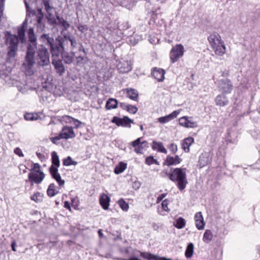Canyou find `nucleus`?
Listing matches in <instances>:
<instances>
[{
	"mask_svg": "<svg viewBox=\"0 0 260 260\" xmlns=\"http://www.w3.org/2000/svg\"><path fill=\"white\" fill-rule=\"evenodd\" d=\"M65 42L67 49L68 47L69 44H70L71 49L72 51H75L77 48L79 49V51L82 50V45L78 44L73 37L65 36Z\"/></svg>",
	"mask_w": 260,
	"mask_h": 260,
	"instance_id": "obj_13",
	"label": "nucleus"
},
{
	"mask_svg": "<svg viewBox=\"0 0 260 260\" xmlns=\"http://www.w3.org/2000/svg\"><path fill=\"white\" fill-rule=\"evenodd\" d=\"M45 10L47 13V18L48 21L52 22L54 20L53 13L54 11V8L50 5V0H43Z\"/></svg>",
	"mask_w": 260,
	"mask_h": 260,
	"instance_id": "obj_14",
	"label": "nucleus"
},
{
	"mask_svg": "<svg viewBox=\"0 0 260 260\" xmlns=\"http://www.w3.org/2000/svg\"><path fill=\"white\" fill-rule=\"evenodd\" d=\"M55 70L56 73L59 75L61 76L63 73L65 72V69L64 66H54Z\"/></svg>",
	"mask_w": 260,
	"mask_h": 260,
	"instance_id": "obj_48",
	"label": "nucleus"
},
{
	"mask_svg": "<svg viewBox=\"0 0 260 260\" xmlns=\"http://www.w3.org/2000/svg\"><path fill=\"white\" fill-rule=\"evenodd\" d=\"M57 19L58 21L59 24L62 26L64 28V29H67L69 27V23L63 18H60L59 16H57Z\"/></svg>",
	"mask_w": 260,
	"mask_h": 260,
	"instance_id": "obj_43",
	"label": "nucleus"
},
{
	"mask_svg": "<svg viewBox=\"0 0 260 260\" xmlns=\"http://www.w3.org/2000/svg\"><path fill=\"white\" fill-rule=\"evenodd\" d=\"M112 122L115 123L118 126L131 127V123H134L133 120L130 119L126 116H123V118H119L114 116L111 120Z\"/></svg>",
	"mask_w": 260,
	"mask_h": 260,
	"instance_id": "obj_10",
	"label": "nucleus"
},
{
	"mask_svg": "<svg viewBox=\"0 0 260 260\" xmlns=\"http://www.w3.org/2000/svg\"><path fill=\"white\" fill-rule=\"evenodd\" d=\"M187 116H183L180 118V125L187 128H195L198 127L197 122L193 121Z\"/></svg>",
	"mask_w": 260,
	"mask_h": 260,
	"instance_id": "obj_16",
	"label": "nucleus"
},
{
	"mask_svg": "<svg viewBox=\"0 0 260 260\" xmlns=\"http://www.w3.org/2000/svg\"><path fill=\"white\" fill-rule=\"evenodd\" d=\"M51 160L52 164L51 166H53L55 167L58 168L60 166V161L58 156L55 151H53L51 153Z\"/></svg>",
	"mask_w": 260,
	"mask_h": 260,
	"instance_id": "obj_35",
	"label": "nucleus"
},
{
	"mask_svg": "<svg viewBox=\"0 0 260 260\" xmlns=\"http://www.w3.org/2000/svg\"><path fill=\"white\" fill-rule=\"evenodd\" d=\"M185 224V220L182 217H180V229L183 228Z\"/></svg>",
	"mask_w": 260,
	"mask_h": 260,
	"instance_id": "obj_60",
	"label": "nucleus"
},
{
	"mask_svg": "<svg viewBox=\"0 0 260 260\" xmlns=\"http://www.w3.org/2000/svg\"><path fill=\"white\" fill-rule=\"evenodd\" d=\"M126 111L130 113L135 114L138 111V108L135 106L128 104Z\"/></svg>",
	"mask_w": 260,
	"mask_h": 260,
	"instance_id": "obj_47",
	"label": "nucleus"
},
{
	"mask_svg": "<svg viewBox=\"0 0 260 260\" xmlns=\"http://www.w3.org/2000/svg\"><path fill=\"white\" fill-rule=\"evenodd\" d=\"M196 226L198 230H203L204 228L205 222L201 212H197L194 216Z\"/></svg>",
	"mask_w": 260,
	"mask_h": 260,
	"instance_id": "obj_20",
	"label": "nucleus"
},
{
	"mask_svg": "<svg viewBox=\"0 0 260 260\" xmlns=\"http://www.w3.org/2000/svg\"><path fill=\"white\" fill-rule=\"evenodd\" d=\"M110 198L105 194H103L100 198V203L103 208L107 210L109 206Z\"/></svg>",
	"mask_w": 260,
	"mask_h": 260,
	"instance_id": "obj_27",
	"label": "nucleus"
},
{
	"mask_svg": "<svg viewBox=\"0 0 260 260\" xmlns=\"http://www.w3.org/2000/svg\"><path fill=\"white\" fill-rule=\"evenodd\" d=\"M119 105V107L121 108H122L123 110H126L128 104H127L125 103H120Z\"/></svg>",
	"mask_w": 260,
	"mask_h": 260,
	"instance_id": "obj_61",
	"label": "nucleus"
},
{
	"mask_svg": "<svg viewBox=\"0 0 260 260\" xmlns=\"http://www.w3.org/2000/svg\"><path fill=\"white\" fill-rule=\"evenodd\" d=\"M78 201H77V199H73L72 200V205L73 207H74L75 209L77 208L79 206V203Z\"/></svg>",
	"mask_w": 260,
	"mask_h": 260,
	"instance_id": "obj_57",
	"label": "nucleus"
},
{
	"mask_svg": "<svg viewBox=\"0 0 260 260\" xmlns=\"http://www.w3.org/2000/svg\"><path fill=\"white\" fill-rule=\"evenodd\" d=\"M168 205V201L167 199L164 200L161 203L162 208L166 211H168L169 210Z\"/></svg>",
	"mask_w": 260,
	"mask_h": 260,
	"instance_id": "obj_50",
	"label": "nucleus"
},
{
	"mask_svg": "<svg viewBox=\"0 0 260 260\" xmlns=\"http://www.w3.org/2000/svg\"><path fill=\"white\" fill-rule=\"evenodd\" d=\"M215 102L217 105L224 106L228 103V100L224 94L218 95L215 99Z\"/></svg>",
	"mask_w": 260,
	"mask_h": 260,
	"instance_id": "obj_29",
	"label": "nucleus"
},
{
	"mask_svg": "<svg viewBox=\"0 0 260 260\" xmlns=\"http://www.w3.org/2000/svg\"><path fill=\"white\" fill-rule=\"evenodd\" d=\"M36 18V23L35 25L36 26L37 31V32H42L45 28V20L42 9L40 8L37 10Z\"/></svg>",
	"mask_w": 260,
	"mask_h": 260,
	"instance_id": "obj_9",
	"label": "nucleus"
},
{
	"mask_svg": "<svg viewBox=\"0 0 260 260\" xmlns=\"http://www.w3.org/2000/svg\"><path fill=\"white\" fill-rule=\"evenodd\" d=\"M194 245L193 243H189L186 248L185 255L186 258H190L193 253Z\"/></svg>",
	"mask_w": 260,
	"mask_h": 260,
	"instance_id": "obj_36",
	"label": "nucleus"
},
{
	"mask_svg": "<svg viewBox=\"0 0 260 260\" xmlns=\"http://www.w3.org/2000/svg\"><path fill=\"white\" fill-rule=\"evenodd\" d=\"M152 148L154 150H156L160 152L166 154L167 153V149L164 147L162 143L160 142L153 141L152 144Z\"/></svg>",
	"mask_w": 260,
	"mask_h": 260,
	"instance_id": "obj_25",
	"label": "nucleus"
},
{
	"mask_svg": "<svg viewBox=\"0 0 260 260\" xmlns=\"http://www.w3.org/2000/svg\"><path fill=\"white\" fill-rule=\"evenodd\" d=\"M40 40L42 42L48 45L49 46L53 43L54 39L50 37L48 34H43L40 38Z\"/></svg>",
	"mask_w": 260,
	"mask_h": 260,
	"instance_id": "obj_31",
	"label": "nucleus"
},
{
	"mask_svg": "<svg viewBox=\"0 0 260 260\" xmlns=\"http://www.w3.org/2000/svg\"><path fill=\"white\" fill-rule=\"evenodd\" d=\"M58 193V191L55 189V185L54 183H51L47 190V195L49 197H53Z\"/></svg>",
	"mask_w": 260,
	"mask_h": 260,
	"instance_id": "obj_34",
	"label": "nucleus"
},
{
	"mask_svg": "<svg viewBox=\"0 0 260 260\" xmlns=\"http://www.w3.org/2000/svg\"><path fill=\"white\" fill-rule=\"evenodd\" d=\"M50 50L52 54L53 65H60L62 64L59 57L62 55L63 51L66 49L65 36H58L55 40L54 39L53 43L50 46Z\"/></svg>",
	"mask_w": 260,
	"mask_h": 260,
	"instance_id": "obj_1",
	"label": "nucleus"
},
{
	"mask_svg": "<svg viewBox=\"0 0 260 260\" xmlns=\"http://www.w3.org/2000/svg\"><path fill=\"white\" fill-rule=\"evenodd\" d=\"M55 180L56 181V182L60 187H62L64 185V181L61 179L60 176H58L57 179H55Z\"/></svg>",
	"mask_w": 260,
	"mask_h": 260,
	"instance_id": "obj_52",
	"label": "nucleus"
},
{
	"mask_svg": "<svg viewBox=\"0 0 260 260\" xmlns=\"http://www.w3.org/2000/svg\"><path fill=\"white\" fill-rule=\"evenodd\" d=\"M45 177L44 173L38 170L37 171H30L28 174V181L32 185L34 183L40 184L43 180Z\"/></svg>",
	"mask_w": 260,
	"mask_h": 260,
	"instance_id": "obj_8",
	"label": "nucleus"
},
{
	"mask_svg": "<svg viewBox=\"0 0 260 260\" xmlns=\"http://www.w3.org/2000/svg\"><path fill=\"white\" fill-rule=\"evenodd\" d=\"M151 74L154 78L159 82L162 81L165 78V71L162 69L156 67L154 68L152 71Z\"/></svg>",
	"mask_w": 260,
	"mask_h": 260,
	"instance_id": "obj_18",
	"label": "nucleus"
},
{
	"mask_svg": "<svg viewBox=\"0 0 260 260\" xmlns=\"http://www.w3.org/2000/svg\"><path fill=\"white\" fill-rule=\"evenodd\" d=\"M37 78L40 80L43 88H47L52 84L53 77L50 74L49 68L45 69L44 68V71L41 72L40 74L38 73Z\"/></svg>",
	"mask_w": 260,
	"mask_h": 260,
	"instance_id": "obj_5",
	"label": "nucleus"
},
{
	"mask_svg": "<svg viewBox=\"0 0 260 260\" xmlns=\"http://www.w3.org/2000/svg\"><path fill=\"white\" fill-rule=\"evenodd\" d=\"M193 141V138L192 137H188L183 140L182 143V148L185 152H189V147Z\"/></svg>",
	"mask_w": 260,
	"mask_h": 260,
	"instance_id": "obj_28",
	"label": "nucleus"
},
{
	"mask_svg": "<svg viewBox=\"0 0 260 260\" xmlns=\"http://www.w3.org/2000/svg\"><path fill=\"white\" fill-rule=\"evenodd\" d=\"M211 161V158L210 156V154L208 152H204L201 154L199 157V165L200 168H202L208 164Z\"/></svg>",
	"mask_w": 260,
	"mask_h": 260,
	"instance_id": "obj_17",
	"label": "nucleus"
},
{
	"mask_svg": "<svg viewBox=\"0 0 260 260\" xmlns=\"http://www.w3.org/2000/svg\"><path fill=\"white\" fill-rule=\"evenodd\" d=\"M73 121H72V122L74 123V125H75L76 127L78 128L79 127L80 125L81 124V122L79 120L75 119V118H73Z\"/></svg>",
	"mask_w": 260,
	"mask_h": 260,
	"instance_id": "obj_59",
	"label": "nucleus"
},
{
	"mask_svg": "<svg viewBox=\"0 0 260 260\" xmlns=\"http://www.w3.org/2000/svg\"><path fill=\"white\" fill-rule=\"evenodd\" d=\"M126 168V164L123 162H120L117 165L114 169V172L116 174H119L122 173Z\"/></svg>",
	"mask_w": 260,
	"mask_h": 260,
	"instance_id": "obj_37",
	"label": "nucleus"
},
{
	"mask_svg": "<svg viewBox=\"0 0 260 260\" xmlns=\"http://www.w3.org/2000/svg\"><path fill=\"white\" fill-rule=\"evenodd\" d=\"M145 162L148 165H150L153 164L158 165L157 161L155 159L153 156H148L146 158Z\"/></svg>",
	"mask_w": 260,
	"mask_h": 260,
	"instance_id": "obj_45",
	"label": "nucleus"
},
{
	"mask_svg": "<svg viewBox=\"0 0 260 260\" xmlns=\"http://www.w3.org/2000/svg\"><path fill=\"white\" fill-rule=\"evenodd\" d=\"M37 61L38 65H48L49 53L48 50L44 46H41L37 51Z\"/></svg>",
	"mask_w": 260,
	"mask_h": 260,
	"instance_id": "obj_6",
	"label": "nucleus"
},
{
	"mask_svg": "<svg viewBox=\"0 0 260 260\" xmlns=\"http://www.w3.org/2000/svg\"><path fill=\"white\" fill-rule=\"evenodd\" d=\"M28 41L29 44L27 46L25 60L27 65H33L34 61V55L37 48V38L34 33V28L30 27L27 31Z\"/></svg>",
	"mask_w": 260,
	"mask_h": 260,
	"instance_id": "obj_3",
	"label": "nucleus"
},
{
	"mask_svg": "<svg viewBox=\"0 0 260 260\" xmlns=\"http://www.w3.org/2000/svg\"><path fill=\"white\" fill-rule=\"evenodd\" d=\"M73 117L68 116V115H64L61 117V120L66 122V123H71L73 121Z\"/></svg>",
	"mask_w": 260,
	"mask_h": 260,
	"instance_id": "obj_49",
	"label": "nucleus"
},
{
	"mask_svg": "<svg viewBox=\"0 0 260 260\" xmlns=\"http://www.w3.org/2000/svg\"><path fill=\"white\" fill-rule=\"evenodd\" d=\"M208 40L216 55L222 56L225 53V45L218 33L216 32H212L208 36Z\"/></svg>",
	"mask_w": 260,
	"mask_h": 260,
	"instance_id": "obj_2",
	"label": "nucleus"
},
{
	"mask_svg": "<svg viewBox=\"0 0 260 260\" xmlns=\"http://www.w3.org/2000/svg\"><path fill=\"white\" fill-rule=\"evenodd\" d=\"M5 43L8 48L7 55L9 58L14 57L18 50V37L7 31L5 35Z\"/></svg>",
	"mask_w": 260,
	"mask_h": 260,
	"instance_id": "obj_4",
	"label": "nucleus"
},
{
	"mask_svg": "<svg viewBox=\"0 0 260 260\" xmlns=\"http://www.w3.org/2000/svg\"><path fill=\"white\" fill-rule=\"evenodd\" d=\"M14 153L20 157H23L24 156L21 150L18 147L14 149Z\"/></svg>",
	"mask_w": 260,
	"mask_h": 260,
	"instance_id": "obj_53",
	"label": "nucleus"
},
{
	"mask_svg": "<svg viewBox=\"0 0 260 260\" xmlns=\"http://www.w3.org/2000/svg\"><path fill=\"white\" fill-rule=\"evenodd\" d=\"M117 203L123 211H127L128 210V204L123 199L119 200Z\"/></svg>",
	"mask_w": 260,
	"mask_h": 260,
	"instance_id": "obj_40",
	"label": "nucleus"
},
{
	"mask_svg": "<svg viewBox=\"0 0 260 260\" xmlns=\"http://www.w3.org/2000/svg\"><path fill=\"white\" fill-rule=\"evenodd\" d=\"M169 149L173 153H175L177 151V146L174 144H172L169 147Z\"/></svg>",
	"mask_w": 260,
	"mask_h": 260,
	"instance_id": "obj_55",
	"label": "nucleus"
},
{
	"mask_svg": "<svg viewBox=\"0 0 260 260\" xmlns=\"http://www.w3.org/2000/svg\"><path fill=\"white\" fill-rule=\"evenodd\" d=\"M167 193H162L160 196H159L157 198L156 203H159L164 198H165L167 196Z\"/></svg>",
	"mask_w": 260,
	"mask_h": 260,
	"instance_id": "obj_58",
	"label": "nucleus"
},
{
	"mask_svg": "<svg viewBox=\"0 0 260 260\" xmlns=\"http://www.w3.org/2000/svg\"><path fill=\"white\" fill-rule=\"evenodd\" d=\"M217 86L219 90L225 93H229L233 89L231 81L228 79L219 80L217 81Z\"/></svg>",
	"mask_w": 260,
	"mask_h": 260,
	"instance_id": "obj_11",
	"label": "nucleus"
},
{
	"mask_svg": "<svg viewBox=\"0 0 260 260\" xmlns=\"http://www.w3.org/2000/svg\"><path fill=\"white\" fill-rule=\"evenodd\" d=\"M36 155L41 161H43L46 159V157L45 155L43 153L37 152Z\"/></svg>",
	"mask_w": 260,
	"mask_h": 260,
	"instance_id": "obj_56",
	"label": "nucleus"
},
{
	"mask_svg": "<svg viewBox=\"0 0 260 260\" xmlns=\"http://www.w3.org/2000/svg\"><path fill=\"white\" fill-rule=\"evenodd\" d=\"M140 183L138 181H136L133 184V188L136 189H138L140 187Z\"/></svg>",
	"mask_w": 260,
	"mask_h": 260,
	"instance_id": "obj_63",
	"label": "nucleus"
},
{
	"mask_svg": "<svg viewBox=\"0 0 260 260\" xmlns=\"http://www.w3.org/2000/svg\"><path fill=\"white\" fill-rule=\"evenodd\" d=\"M64 207L70 211L71 210L70 203L68 201H65L64 203Z\"/></svg>",
	"mask_w": 260,
	"mask_h": 260,
	"instance_id": "obj_62",
	"label": "nucleus"
},
{
	"mask_svg": "<svg viewBox=\"0 0 260 260\" xmlns=\"http://www.w3.org/2000/svg\"><path fill=\"white\" fill-rule=\"evenodd\" d=\"M24 118L26 120H35L39 119L37 113H27L24 115Z\"/></svg>",
	"mask_w": 260,
	"mask_h": 260,
	"instance_id": "obj_42",
	"label": "nucleus"
},
{
	"mask_svg": "<svg viewBox=\"0 0 260 260\" xmlns=\"http://www.w3.org/2000/svg\"><path fill=\"white\" fill-rule=\"evenodd\" d=\"M61 58L62 59V60H61V63H62V61L63 62V63H67V64H70L72 62V57L71 56H62L61 55ZM60 65H62V64H61Z\"/></svg>",
	"mask_w": 260,
	"mask_h": 260,
	"instance_id": "obj_46",
	"label": "nucleus"
},
{
	"mask_svg": "<svg viewBox=\"0 0 260 260\" xmlns=\"http://www.w3.org/2000/svg\"><path fill=\"white\" fill-rule=\"evenodd\" d=\"M166 174L169 176L170 180L175 181L177 185L179 187V168H176L169 174L166 172Z\"/></svg>",
	"mask_w": 260,
	"mask_h": 260,
	"instance_id": "obj_26",
	"label": "nucleus"
},
{
	"mask_svg": "<svg viewBox=\"0 0 260 260\" xmlns=\"http://www.w3.org/2000/svg\"><path fill=\"white\" fill-rule=\"evenodd\" d=\"M179 58V45L177 44L170 52V59L172 63H175Z\"/></svg>",
	"mask_w": 260,
	"mask_h": 260,
	"instance_id": "obj_24",
	"label": "nucleus"
},
{
	"mask_svg": "<svg viewBox=\"0 0 260 260\" xmlns=\"http://www.w3.org/2000/svg\"><path fill=\"white\" fill-rule=\"evenodd\" d=\"M126 93V96L134 101H137L139 96L138 92L137 90L133 88H126L124 89Z\"/></svg>",
	"mask_w": 260,
	"mask_h": 260,
	"instance_id": "obj_23",
	"label": "nucleus"
},
{
	"mask_svg": "<svg viewBox=\"0 0 260 260\" xmlns=\"http://www.w3.org/2000/svg\"><path fill=\"white\" fill-rule=\"evenodd\" d=\"M43 194L37 192L30 197V199L36 203L41 202L43 201Z\"/></svg>",
	"mask_w": 260,
	"mask_h": 260,
	"instance_id": "obj_38",
	"label": "nucleus"
},
{
	"mask_svg": "<svg viewBox=\"0 0 260 260\" xmlns=\"http://www.w3.org/2000/svg\"><path fill=\"white\" fill-rule=\"evenodd\" d=\"M132 69V66H120L118 68V71L120 73L124 74L127 73Z\"/></svg>",
	"mask_w": 260,
	"mask_h": 260,
	"instance_id": "obj_44",
	"label": "nucleus"
},
{
	"mask_svg": "<svg viewBox=\"0 0 260 260\" xmlns=\"http://www.w3.org/2000/svg\"><path fill=\"white\" fill-rule=\"evenodd\" d=\"M118 101L115 99H109L106 104V108L108 110L115 109L117 107Z\"/></svg>",
	"mask_w": 260,
	"mask_h": 260,
	"instance_id": "obj_32",
	"label": "nucleus"
},
{
	"mask_svg": "<svg viewBox=\"0 0 260 260\" xmlns=\"http://www.w3.org/2000/svg\"><path fill=\"white\" fill-rule=\"evenodd\" d=\"M123 260H142L137 257L131 256L128 259H123Z\"/></svg>",
	"mask_w": 260,
	"mask_h": 260,
	"instance_id": "obj_64",
	"label": "nucleus"
},
{
	"mask_svg": "<svg viewBox=\"0 0 260 260\" xmlns=\"http://www.w3.org/2000/svg\"><path fill=\"white\" fill-rule=\"evenodd\" d=\"M179 163V158L178 156L176 155L175 157H173L172 156H171L170 155L167 156L164 163V165L166 166H171L177 164Z\"/></svg>",
	"mask_w": 260,
	"mask_h": 260,
	"instance_id": "obj_30",
	"label": "nucleus"
},
{
	"mask_svg": "<svg viewBox=\"0 0 260 260\" xmlns=\"http://www.w3.org/2000/svg\"><path fill=\"white\" fill-rule=\"evenodd\" d=\"M186 171L185 168H180V190L184 189L188 183L186 177Z\"/></svg>",
	"mask_w": 260,
	"mask_h": 260,
	"instance_id": "obj_19",
	"label": "nucleus"
},
{
	"mask_svg": "<svg viewBox=\"0 0 260 260\" xmlns=\"http://www.w3.org/2000/svg\"><path fill=\"white\" fill-rule=\"evenodd\" d=\"M142 138H139L132 142V145L135 147V151L137 153H142L143 147H148V143L146 141L141 142Z\"/></svg>",
	"mask_w": 260,
	"mask_h": 260,
	"instance_id": "obj_15",
	"label": "nucleus"
},
{
	"mask_svg": "<svg viewBox=\"0 0 260 260\" xmlns=\"http://www.w3.org/2000/svg\"><path fill=\"white\" fill-rule=\"evenodd\" d=\"M62 164L64 166H69L70 165H76L77 162L73 160L71 157L68 156L67 158L63 159Z\"/></svg>",
	"mask_w": 260,
	"mask_h": 260,
	"instance_id": "obj_41",
	"label": "nucleus"
},
{
	"mask_svg": "<svg viewBox=\"0 0 260 260\" xmlns=\"http://www.w3.org/2000/svg\"><path fill=\"white\" fill-rule=\"evenodd\" d=\"M51 141L55 144H57L58 142L57 141L60 139H61V137H60L59 135H58L57 136L52 137L50 139Z\"/></svg>",
	"mask_w": 260,
	"mask_h": 260,
	"instance_id": "obj_51",
	"label": "nucleus"
},
{
	"mask_svg": "<svg viewBox=\"0 0 260 260\" xmlns=\"http://www.w3.org/2000/svg\"><path fill=\"white\" fill-rule=\"evenodd\" d=\"M27 25V21L25 20L22 24L21 27L18 29V35L20 41L23 43L25 41L26 39L25 37V28Z\"/></svg>",
	"mask_w": 260,
	"mask_h": 260,
	"instance_id": "obj_22",
	"label": "nucleus"
},
{
	"mask_svg": "<svg viewBox=\"0 0 260 260\" xmlns=\"http://www.w3.org/2000/svg\"><path fill=\"white\" fill-rule=\"evenodd\" d=\"M179 114V111L175 110L170 114L166 116L160 117L157 119L159 122L162 124L166 123L176 118Z\"/></svg>",
	"mask_w": 260,
	"mask_h": 260,
	"instance_id": "obj_21",
	"label": "nucleus"
},
{
	"mask_svg": "<svg viewBox=\"0 0 260 260\" xmlns=\"http://www.w3.org/2000/svg\"><path fill=\"white\" fill-rule=\"evenodd\" d=\"M212 232L209 230H206L204 234L203 241L206 243H209L213 239Z\"/></svg>",
	"mask_w": 260,
	"mask_h": 260,
	"instance_id": "obj_33",
	"label": "nucleus"
},
{
	"mask_svg": "<svg viewBox=\"0 0 260 260\" xmlns=\"http://www.w3.org/2000/svg\"><path fill=\"white\" fill-rule=\"evenodd\" d=\"M59 135L61 139L66 140L74 138L76 136L73 128L68 126H63Z\"/></svg>",
	"mask_w": 260,
	"mask_h": 260,
	"instance_id": "obj_12",
	"label": "nucleus"
},
{
	"mask_svg": "<svg viewBox=\"0 0 260 260\" xmlns=\"http://www.w3.org/2000/svg\"><path fill=\"white\" fill-rule=\"evenodd\" d=\"M32 168L31 169L30 171H37L38 170H40V166L38 163H34L32 164Z\"/></svg>",
	"mask_w": 260,
	"mask_h": 260,
	"instance_id": "obj_54",
	"label": "nucleus"
},
{
	"mask_svg": "<svg viewBox=\"0 0 260 260\" xmlns=\"http://www.w3.org/2000/svg\"><path fill=\"white\" fill-rule=\"evenodd\" d=\"M44 66H22V71L26 76L37 77L39 74L44 71Z\"/></svg>",
	"mask_w": 260,
	"mask_h": 260,
	"instance_id": "obj_7",
	"label": "nucleus"
},
{
	"mask_svg": "<svg viewBox=\"0 0 260 260\" xmlns=\"http://www.w3.org/2000/svg\"><path fill=\"white\" fill-rule=\"evenodd\" d=\"M49 172L52 176V177L54 179H57L58 176H60V174L58 172V168L55 167L53 166H51L49 168Z\"/></svg>",
	"mask_w": 260,
	"mask_h": 260,
	"instance_id": "obj_39",
	"label": "nucleus"
}]
</instances>
